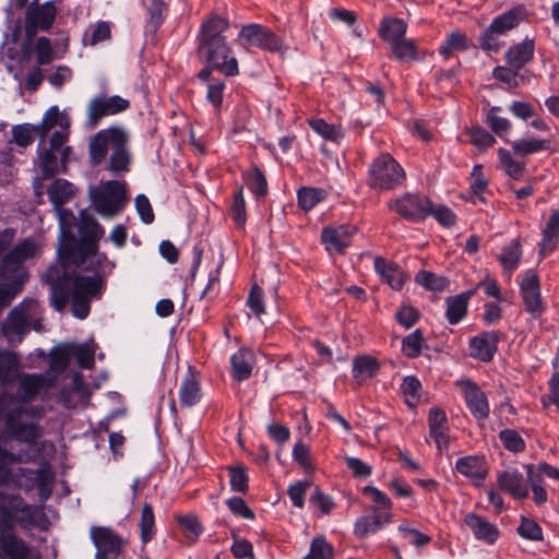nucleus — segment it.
I'll list each match as a JSON object with an SVG mask.
<instances>
[{"instance_id": "obj_48", "label": "nucleus", "mask_w": 559, "mask_h": 559, "mask_svg": "<svg viewBox=\"0 0 559 559\" xmlns=\"http://www.w3.org/2000/svg\"><path fill=\"white\" fill-rule=\"evenodd\" d=\"M401 392L404 395L405 403L415 407L421 397V383L415 376H407L403 379Z\"/></svg>"}, {"instance_id": "obj_63", "label": "nucleus", "mask_w": 559, "mask_h": 559, "mask_svg": "<svg viewBox=\"0 0 559 559\" xmlns=\"http://www.w3.org/2000/svg\"><path fill=\"white\" fill-rule=\"evenodd\" d=\"M310 487V481L299 480L289 485L287 495L294 507L302 509L305 507V496Z\"/></svg>"}, {"instance_id": "obj_9", "label": "nucleus", "mask_w": 559, "mask_h": 559, "mask_svg": "<svg viewBox=\"0 0 559 559\" xmlns=\"http://www.w3.org/2000/svg\"><path fill=\"white\" fill-rule=\"evenodd\" d=\"M405 180L403 167L389 154L381 153L368 167L367 185L379 191L393 190Z\"/></svg>"}, {"instance_id": "obj_60", "label": "nucleus", "mask_w": 559, "mask_h": 559, "mask_svg": "<svg viewBox=\"0 0 559 559\" xmlns=\"http://www.w3.org/2000/svg\"><path fill=\"white\" fill-rule=\"evenodd\" d=\"M420 318L419 311L409 305H403L395 312L396 322L404 329L414 326Z\"/></svg>"}, {"instance_id": "obj_29", "label": "nucleus", "mask_w": 559, "mask_h": 559, "mask_svg": "<svg viewBox=\"0 0 559 559\" xmlns=\"http://www.w3.org/2000/svg\"><path fill=\"white\" fill-rule=\"evenodd\" d=\"M497 480L500 489L515 499H524L528 496L527 483L518 469L510 468L500 473Z\"/></svg>"}, {"instance_id": "obj_46", "label": "nucleus", "mask_w": 559, "mask_h": 559, "mask_svg": "<svg viewBox=\"0 0 559 559\" xmlns=\"http://www.w3.org/2000/svg\"><path fill=\"white\" fill-rule=\"evenodd\" d=\"M326 192L320 188L304 187L297 192L298 204L304 211L312 210L318 203L323 201Z\"/></svg>"}, {"instance_id": "obj_21", "label": "nucleus", "mask_w": 559, "mask_h": 559, "mask_svg": "<svg viewBox=\"0 0 559 559\" xmlns=\"http://www.w3.org/2000/svg\"><path fill=\"white\" fill-rule=\"evenodd\" d=\"M461 388L463 390L466 406L473 417L477 420L487 419L490 413V407L485 392L471 380L462 381Z\"/></svg>"}, {"instance_id": "obj_16", "label": "nucleus", "mask_w": 559, "mask_h": 559, "mask_svg": "<svg viewBox=\"0 0 559 559\" xmlns=\"http://www.w3.org/2000/svg\"><path fill=\"white\" fill-rule=\"evenodd\" d=\"M130 102L119 95L106 96L99 95L92 98L87 105L86 124L94 129L100 120L107 116H114L127 110Z\"/></svg>"}, {"instance_id": "obj_30", "label": "nucleus", "mask_w": 559, "mask_h": 559, "mask_svg": "<svg viewBox=\"0 0 559 559\" xmlns=\"http://www.w3.org/2000/svg\"><path fill=\"white\" fill-rule=\"evenodd\" d=\"M376 272L382 281L395 290H401L406 281L404 272L393 262L382 257H376L373 261Z\"/></svg>"}, {"instance_id": "obj_33", "label": "nucleus", "mask_w": 559, "mask_h": 559, "mask_svg": "<svg viewBox=\"0 0 559 559\" xmlns=\"http://www.w3.org/2000/svg\"><path fill=\"white\" fill-rule=\"evenodd\" d=\"M474 294L475 289H469L445 299V318L450 324H457L465 318L468 301Z\"/></svg>"}, {"instance_id": "obj_47", "label": "nucleus", "mask_w": 559, "mask_h": 559, "mask_svg": "<svg viewBox=\"0 0 559 559\" xmlns=\"http://www.w3.org/2000/svg\"><path fill=\"white\" fill-rule=\"evenodd\" d=\"M309 126L325 140L338 142L344 138L343 129L340 126L329 124L321 118L310 120Z\"/></svg>"}, {"instance_id": "obj_40", "label": "nucleus", "mask_w": 559, "mask_h": 559, "mask_svg": "<svg viewBox=\"0 0 559 559\" xmlns=\"http://www.w3.org/2000/svg\"><path fill=\"white\" fill-rule=\"evenodd\" d=\"M252 353L247 349H239L231 358L233 376L238 381H245L250 378L252 372Z\"/></svg>"}, {"instance_id": "obj_39", "label": "nucleus", "mask_w": 559, "mask_h": 559, "mask_svg": "<svg viewBox=\"0 0 559 559\" xmlns=\"http://www.w3.org/2000/svg\"><path fill=\"white\" fill-rule=\"evenodd\" d=\"M407 24L397 17H385L381 21L379 36L390 45L405 38Z\"/></svg>"}, {"instance_id": "obj_52", "label": "nucleus", "mask_w": 559, "mask_h": 559, "mask_svg": "<svg viewBox=\"0 0 559 559\" xmlns=\"http://www.w3.org/2000/svg\"><path fill=\"white\" fill-rule=\"evenodd\" d=\"M527 480L533 492L534 502L537 506L546 503L548 499L546 484L540 475L535 474L532 466H527Z\"/></svg>"}, {"instance_id": "obj_12", "label": "nucleus", "mask_w": 559, "mask_h": 559, "mask_svg": "<svg viewBox=\"0 0 559 559\" xmlns=\"http://www.w3.org/2000/svg\"><path fill=\"white\" fill-rule=\"evenodd\" d=\"M35 126L37 135L40 138L41 142L51 129L58 128L52 132L49 140L52 147H61L69 139L70 119L68 115L60 111L59 107L56 105L49 107L44 114L41 121Z\"/></svg>"}, {"instance_id": "obj_1", "label": "nucleus", "mask_w": 559, "mask_h": 559, "mask_svg": "<svg viewBox=\"0 0 559 559\" xmlns=\"http://www.w3.org/2000/svg\"><path fill=\"white\" fill-rule=\"evenodd\" d=\"M90 260L79 265L71 259H61L52 263L43 275V281L50 288L51 306L63 311L71 301L72 314L85 319L91 311V302L100 299L106 287V275L111 271L104 264L98 270L88 269Z\"/></svg>"}, {"instance_id": "obj_14", "label": "nucleus", "mask_w": 559, "mask_h": 559, "mask_svg": "<svg viewBox=\"0 0 559 559\" xmlns=\"http://www.w3.org/2000/svg\"><path fill=\"white\" fill-rule=\"evenodd\" d=\"M57 15L55 1H46L38 4V0L31 2L25 11V35L32 40L38 31H48L52 26Z\"/></svg>"}, {"instance_id": "obj_41", "label": "nucleus", "mask_w": 559, "mask_h": 559, "mask_svg": "<svg viewBox=\"0 0 559 559\" xmlns=\"http://www.w3.org/2000/svg\"><path fill=\"white\" fill-rule=\"evenodd\" d=\"M20 369V360L16 354L9 350L0 352V382L12 383L16 380Z\"/></svg>"}, {"instance_id": "obj_10", "label": "nucleus", "mask_w": 559, "mask_h": 559, "mask_svg": "<svg viewBox=\"0 0 559 559\" xmlns=\"http://www.w3.org/2000/svg\"><path fill=\"white\" fill-rule=\"evenodd\" d=\"M90 198L98 214L104 217H114L124 207L126 185L117 180H108L100 183L99 187L91 189Z\"/></svg>"}, {"instance_id": "obj_36", "label": "nucleus", "mask_w": 559, "mask_h": 559, "mask_svg": "<svg viewBox=\"0 0 559 559\" xmlns=\"http://www.w3.org/2000/svg\"><path fill=\"white\" fill-rule=\"evenodd\" d=\"M117 143L114 145L112 153L109 158V170L114 174L124 173L129 169L130 154L127 150L128 134L123 130Z\"/></svg>"}, {"instance_id": "obj_22", "label": "nucleus", "mask_w": 559, "mask_h": 559, "mask_svg": "<svg viewBox=\"0 0 559 559\" xmlns=\"http://www.w3.org/2000/svg\"><path fill=\"white\" fill-rule=\"evenodd\" d=\"M17 378V397L15 399L23 405L32 402L41 391L52 385V380L44 374L25 373Z\"/></svg>"}, {"instance_id": "obj_54", "label": "nucleus", "mask_w": 559, "mask_h": 559, "mask_svg": "<svg viewBox=\"0 0 559 559\" xmlns=\"http://www.w3.org/2000/svg\"><path fill=\"white\" fill-rule=\"evenodd\" d=\"M498 154L506 173L513 179H520L524 174L525 164L514 159L506 148H499Z\"/></svg>"}, {"instance_id": "obj_8", "label": "nucleus", "mask_w": 559, "mask_h": 559, "mask_svg": "<svg viewBox=\"0 0 559 559\" xmlns=\"http://www.w3.org/2000/svg\"><path fill=\"white\" fill-rule=\"evenodd\" d=\"M528 10L524 4L512 7L508 11L495 16L489 26L479 36V46L485 51L497 52L503 43L500 37L527 21Z\"/></svg>"}, {"instance_id": "obj_64", "label": "nucleus", "mask_w": 559, "mask_h": 559, "mask_svg": "<svg viewBox=\"0 0 559 559\" xmlns=\"http://www.w3.org/2000/svg\"><path fill=\"white\" fill-rule=\"evenodd\" d=\"M468 134L472 143L480 151L487 150L496 143L495 136L481 127L472 128Z\"/></svg>"}, {"instance_id": "obj_2", "label": "nucleus", "mask_w": 559, "mask_h": 559, "mask_svg": "<svg viewBox=\"0 0 559 559\" xmlns=\"http://www.w3.org/2000/svg\"><path fill=\"white\" fill-rule=\"evenodd\" d=\"M229 28V21L216 13H211L200 25L198 34V52L206 63L215 67L225 75H237L238 61L231 55V49L224 35Z\"/></svg>"}, {"instance_id": "obj_38", "label": "nucleus", "mask_w": 559, "mask_h": 559, "mask_svg": "<svg viewBox=\"0 0 559 559\" xmlns=\"http://www.w3.org/2000/svg\"><path fill=\"white\" fill-rule=\"evenodd\" d=\"M379 371L380 362L372 356L361 355L353 360V377L359 383L376 377Z\"/></svg>"}, {"instance_id": "obj_34", "label": "nucleus", "mask_w": 559, "mask_h": 559, "mask_svg": "<svg viewBox=\"0 0 559 559\" xmlns=\"http://www.w3.org/2000/svg\"><path fill=\"white\" fill-rule=\"evenodd\" d=\"M390 522L388 516L370 512V514H364L355 521L353 533L357 538L365 539L377 534Z\"/></svg>"}, {"instance_id": "obj_61", "label": "nucleus", "mask_w": 559, "mask_h": 559, "mask_svg": "<svg viewBox=\"0 0 559 559\" xmlns=\"http://www.w3.org/2000/svg\"><path fill=\"white\" fill-rule=\"evenodd\" d=\"M70 350L67 346L57 347L50 353V369L57 373L64 371L70 365Z\"/></svg>"}, {"instance_id": "obj_62", "label": "nucleus", "mask_w": 559, "mask_h": 559, "mask_svg": "<svg viewBox=\"0 0 559 559\" xmlns=\"http://www.w3.org/2000/svg\"><path fill=\"white\" fill-rule=\"evenodd\" d=\"M36 60L39 66L48 64L53 59L51 41L48 37H38L35 41Z\"/></svg>"}, {"instance_id": "obj_5", "label": "nucleus", "mask_w": 559, "mask_h": 559, "mask_svg": "<svg viewBox=\"0 0 559 559\" xmlns=\"http://www.w3.org/2000/svg\"><path fill=\"white\" fill-rule=\"evenodd\" d=\"M0 413L4 418L5 432L10 439L31 445L43 436V429L38 425L40 411L23 405L14 395H1Z\"/></svg>"}, {"instance_id": "obj_7", "label": "nucleus", "mask_w": 559, "mask_h": 559, "mask_svg": "<svg viewBox=\"0 0 559 559\" xmlns=\"http://www.w3.org/2000/svg\"><path fill=\"white\" fill-rule=\"evenodd\" d=\"M41 319L39 302L26 298L9 311L1 324V333L11 346H16L31 329L36 332L43 331Z\"/></svg>"}, {"instance_id": "obj_45", "label": "nucleus", "mask_w": 559, "mask_h": 559, "mask_svg": "<svg viewBox=\"0 0 559 559\" xmlns=\"http://www.w3.org/2000/svg\"><path fill=\"white\" fill-rule=\"evenodd\" d=\"M426 346V340L420 329H416L402 340V353L407 358H416L421 354V349Z\"/></svg>"}, {"instance_id": "obj_18", "label": "nucleus", "mask_w": 559, "mask_h": 559, "mask_svg": "<svg viewBox=\"0 0 559 559\" xmlns=\"http://www.w3.org/2000/svg\"><path fill=\"white\" fill-rule=\"evenodd\" d=\"M91 538L96 547L95 559H118L122 552V538L109 527H92Z\"/></svg>"}, {"instance_id": "obj_35", "label": "nucleus", "mask_w": 559, "mask_h": 559, "mask_svg": "<svg viewBox=\"0 0 559 559\" xmlns=\"http://www.w3.org/2000/svg\"><path fill=\"white\" fill-rule=\"evenodd\" d=\"M48 197L53 206L58 210L60 216L72 215L68 210L61 209L74 193L73 185L66 179H56L48 188Z\"/></svg>"}, {"instance_id": "obj_15", "label": "nucleus", "mask_w": 559, "mask_h": 559, "mask_svg": "<svg viewBox=\"0 0 559 559\" xmlns=\"http://www.w3.org/2000/svg\"><path fill=\"white\" fill-rule=\"evenodd\" d=\"M389 207L407 221L419 222L431 214V201L420 193H405L389 202Z\"/></svg>"}, {"instance_id": "obj_27", "label": "nucleus", "mask_w": 559, "mask_h": 559, "mask_svg": "<svg viewBox=\"0 0 559 559\" xmlns=\"http://www.w3.org/2000/svg\"><path fill=\"white\" fill-rule=\"evenodd\" d=\"M20 474L29 483V488L37 487L41 500H47L52 491L53 474L49 465H41L37 469L20 468Z\"/></svg>"}, {"instance_id": "obj_11", "label": "nucleus", "mask_w": 559, "mask_h": 559, "mask_svg": "<svg viewBox=\"0 0 559 559\" xmlns=\"http://www.w3.org/2000/svg\"><path fill=\"white\" fill-rule=\"evenodd\" d=\"M0 555L8 559H40L39 551L13 532V519L0 508Z\"/></svg>"}, {"instance_id": "obj_4", "label": "nucleus", "mask_w": 559, "mask_h": 559, "mask_svg": "<svg viewBox=\"0 0 559 559\" xmlns=\"http://www.w3.org/2000/svg\"><path fill=\"white\" fill-rule=\"evenodd\" d=\"M80 233L82 239L74 243H62L58 249L61 259H71L79 265H84L88 260L90 270H98L104 264L111 271L115 266L107 255L99 252L98 241L103 238L105 230L95 217L81 213Z\"/></svg>"}, {"instance_id": "obj_51", "label": "nucleus", "mask_w": 559, "mask_h": 559, "mask_svg": "<svg viewBox=\"0 0 559 559\" xmlns=\"http://www.w3.org/2000/svg\"><path fill=\"white\" fill-rule=\"evenodd\" d=\"M35 134H37L35 124H16L12 127V140L10 142L20 147H27L34 142Z\"/></svg>"}, {"instance_id": "obj_55", "label": "nucleus", "mask_w": 559, "mask_h": 559, "mask_svg": "<svg viewBox=\"0 0 559 559\" xmlns=\"http://www.w3.org/2000/svg\"><path fill=\"white\" fill-rule=\"evenodd\" d=\"M500 110V107L493 106L488 110L486 117V123L498 136L507 134L511 129V122L507 118L498 116Z\"/></svg>"}, {"instance_id": "obj_49", "label": "nucleus", "mask_w": 559, "mask_h": 559, "mask_svg": "<svg viewBox=\"0 0 559 559\" xmlns=\"http://www.w3.org/2000/svg\"><path fill=\"white\" fill-rule=\"evenodd\" d=\"M246 182L249 190L257 197L262 198L267 193V181L264 173L253 166L252 169L246 175Z\"/></svg>"}, {"instance_id": "obj_26", "label": "nucleus", "mask_w": 559, "mask_h": 559, "mask_svg": "<svg viewBox=\"0 0 559 559\" xmlns=\"http://www.w3.org/2000/svg\"><path fill=\"white\" fill-rule=\"evenodd\" d=\"M464 524L472 531L477 540L492 545L499 538L500 534L497 525L474 512L464 516Z\"/></svg>"}, {"instance_id": "obj_42", "label": "nucleus", "mask_w": 559, "mask_h": 559, "mask_svg": "<svg viewBox=\"0 0 559 559\" xmlns=\"http://www.w3.org/2000/svg\"><path fill=\"white\" fill-rule=\"evenodd\" d=\"M141 542L145 545L156 535L155 515L150 503H144L139 522Z\"/></svg>"}, {"instance_id": "obj_13", "label": "nucleus", "mask_w": 559, "mask_h": 559, "mask_svg": "<svg viewBox=\"0 0 559 559\" xmlns=\"http://www.w3.org/2000/svg\"><path fill=\"white\" fill-rule=\"evenodd\" d=\"M237 41L246 49L260 48L267 51H280L283 46L272 29L257 23L242 25Z\"/></svg>"}, {"instance_id": "obj_6", "label": "nucleus", "mask_w": 559, "mask_h": 559, "mask_svg": "<svg viewBox=\"0 0 559 559\" xmlns=\"http://www.w3.org/2000/svg\"><path fill=\"white\" fill-rule=\"evenodd\" d=\"M23 459L19 454H14L0 445V486H4L10 480V471L8 465L20 463ZM0 508L9 512L23 530H32L37 525L34 508L27 504L20 495L5 493L0 491Z\"/></svg>"}, {"instance_id": "obj_31", "label": "nucleus", "mask_w": 559, "mask_h": 559, "mask_svg": "<svg viewBox=\"0 0 559 559\" xmlns=\"http://www.w3.org/2000/svg\"><path fill=\"white\" fill-rule=\"evenodd\" d=\"M542 240L539 242L538 254L540 258L552 252L559 242V211L551 212L545 227L542 229Z\"/></svg>"}, {"instance_id": "obj_3", "label": "nucleus", "mask_w": 559, "mask_h": 559, "mask_svg": "<svg viewBox=\"0 0 559 559\" xmlns=\"http://www.w3.org/2000/svg\"><path fill=\"white\" fill-rule=\"evenodd\" d=\"M39 252L36 240L25 238L8 251L0 260V312L17 296L28 281L24 266L27 260Z\"/></svg>"}, {"instance_id": "obj_19", "label": "nucleus", "mask_w": 559, "mask_h": 559, "mask_svg": "<svg viewBox=\"0 0 559 559\" xmlns=\"http://www.w3.org/2000/svg\"><path fill=\"white\" fill-rule=\"evenodd\" d=\"M123 129L110 127L98 131L90 141L88 153L93 165H99L107 156L108 148H112Z\"/></svg>"}, {"instance_id": "obj_23", "label": "nucleus", "mask_w": 559, "mask_h": 559, "mask_svg": "<svg viewBox=\"0 0 559 559\" xmlns=\"http://www.w3.org/2000/svg\"><path fill=\"white\" fill-rule=\"evenodd\" d=\"M178 395L181 407H192L202 399L200 374L192 366L188 367L181 380Z\"/></svg>"}, {"instance_id": "obj_28", "label": "nucleus", "mask_w": 559, "mask_h": 559, "mask_svg": "<svg viewBox=\"0 0 559 559\" xmlns=\"http://www.w3.org/2000/svg\"><path fill=\"white\" fill-rule=\"evenodd\" d=\"M535 52V40L534 38L525 37L521 43L512 45L506 51V62L509 67L514 70H522L528 64Z\"/></svg>"}, {"instance_id": "obj_44", "label": "nucleus", "mask_w": 559, "mask_h": 559, "mask_svg": "<svg viewBox=\"0 0 559 559\" xmlns=\"http://www.w3.org/2000/svg\"><path fill=\"white\" fill-rule=\"evenodd\" d=\"M550 144V140L520 139L512 143V150L515 155L527 156L540 151L549 150Z\"/></svg>"}, {"instance_id": "obj_32", "label": "nucleus", "mask_w": 559, "mask_h": 559, "mask_svg": "<svg viewBox=\"0 0 559 559\" xmlns=\"http://www.w3.org/2000/svg\"><path fill=\"white\" fill-rule=\"evenodd\" d=\"M455 469L474 483H481L487 476V466L483 457L468 455L461 457L455 463Z\"/></svg>"}, {"instance_id": "obj_58", "label": "nucleus", "mask_w": 559, "mask_h": 559, "mask_svg": "<svg viewBox=\"0 0 559 559\" xmlns=\"http://www.w3.org/2000/svg\"><path fill=\"white\" fill-rule=\"evenodd\" d=\"M499 439L510 452L520 453L525 450V441L516 430L503 429L499 432Z\"/></svg>"}, {"instance_id": "obj_43", "label": "nucleus", "mask_w": 559, "mask_h": 559, "mask_svg": "<svg viewBox=\"0 0 559 559\" xmlns=\"http://www.w3.org/2000/svg\"><path fill=\"white\" fill-rule=\"evenodd\" d=\"M522 257V249L519 239L512 240L508 246L503 247L499 261L504 271L512 273L519 265Z\"/></svg>"}, {"instance_id": "obj_37", "label": "nucleus", "mask_w": 559, "mask_h": 559, "mask_svg": "<svg viewBox=\"0 0 559 559\" xmlns=\"http://www.w3.org/2000/svg\"><path fill=\"white\" fill-rule=\"evenodd\" d=\"M364 495L368 496L373 506L368 508V511L379 515L388 516L392 521V501L389 496L372 485H368L362 489Z\"/></svg>"}, {"instance_id": "obj_56", "label": "nucleus", "mask_w": 559, "mask_h": 559, "mask_svg": "<svg viewBox=\"0 0 559 559\" xmlns=\"http://www.w3.org/2000/svg\"><path fill=\"white\" fill-rule=\"evenodd\" d=\"M333 546L324 537H314L309 554L302 559H333Z\"/></svg>"}, {"instance_id": "obj_59", "label": "nucleus", "mask_w": 559, "mask_h": 559, "mask_svg": "<svg viewBox=\"0 0 559 559\" xmlns=\"http://www.w3.org/2000/svg\"><path fill=\"white\" fill-rule=\"evenodd\" d=\"M229 471V484L233 491L246 493L248 491V474L245 466H231Z\"/></svg>"}, {"instance_id": "obj_25", "label": "nucleus", "mask_w": 559, "mask_h": 559, "mask_svg": "<svg viewBox=\"0 0 559 559\" xmlns=\"http://www.w3.org/2000/svg\"><path fill=\"white\" fill-rule=\"evenodd\" d=\"M357 228L353 225H341L338 227H325L321 233V239L328 250H334L338 253L350 246L352 237Z\"/></svg>"}, {"instance_id": "obj_17", "label": "nucleus", "mask_w": 559, "mask_h": 559, "mask_svg": "<svg viewBox=\"0 0 559 559\" xmlns=\"http://www.w3.org/2000/svg\"><path fill=\"white\" fill-rule=\"evenodd\" d=\"M519 286L524 310L530 313L533 319L540 318L546 307L540 293L538 275L533 270L525 271Z\"/></svg>"}, {"instance_id": "obj_53", "label": "nucleus", "mask_w": 559, "mask_h": 559, "mask_svg": "<svg viewBox=\"0 0 559 559\" xmlns=\"http://www.w3.org/2000/svg\"><path fill=\"white\" fill-rule=\"evenodd\" d=\"M415 281L418 285L425 287L428 290H432V292H441L449 284V281L445 277L438 276L435 273L424 271V270L419 271L416 274Z\"/></svg>"}, {"instance_id": "obj_50", "label": "nucleus", "mask_w": 559, "mask_h": 559, "mask_svg": "<svg viewBox=\"0 0 559 559\" xmlns=\"http://www.w3.org/2000/svg\"><path fill=\"white\" fill-rule=\"evenodd\" d=\"M61 147H52L49 143L48 148H44L39 153V165L45 177H52L55 174L60 171V166L56 152Z\"/></svg>"}, {"instance_id": "obj_24", "label": "nucleus", "mask_w": 559, "mask_h": 559, "mask_svg": "<svg viewBox=\"0 0 559 559\" xmlns=\"http://www.w3.org/2000/svg\"><path fill=\"white\" fill-rule=\"evenodd\" d=\"M429 435L438 450H447L450 443L448 417L443 409L432 407L428 415Z\"/></svg>"}, {"instance_id": "obj_57", "label": "nucleus", "mask_w": 559, "mask_h": 559, "mask_svg": "<svg viewBox=\"0 0 559 559\" xmlns=\"http://www.w3.org/2000/svg\"><path fill=\"white\" fill-rule=\"evenodd\" d=\"M391 46L393 56L400 61L417 60V50L412 39H401Z\"/></svg>"}, {"instance_id": "obj_20", "label": "nucleus", "mask_w": 559, "mask_h": 559, "mask_svg": "<svg viewBox=\"0 0 559 559\" xmlns=\"http://www.w3.org/2000/svg\"><path fill=\"white\" fill-rule=\"evenodd\" d=\"M501 338L499 331H486L474 336L469 341V355L483 362L493 359Z\"/></svg>"}]
</instances>
